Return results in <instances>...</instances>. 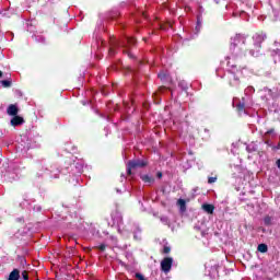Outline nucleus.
<instances>
[{
  "instance_id": "f257e3e1",
  "label": "nucleus",
  "mask_w": 280,
  "mask_h": 280,
  "mask_svg": "<svg viewBox=\"0 0 280 280\" xmlns=\"http://www.w3.org/2000/svg\"><path fill=\"white\" fill-rule=\"evenodd\" d=\"M228 73L225 74V80L230 86H233L234 89H237L240 86V75H248L250 73V70L248 68L244 67L242 69H237V65L228 61Z\"/></svg>"
},
{
  "instance_id": "f03ea898",
  "label": "nucleus",
  "mask_w": 280,
  "mask_h": 280,
  "mask_svg": "<svg viewBox=\"0 0 280 280\" xmlns=\"http://www.w3.org/2000/svg\"><path fill=\"white\" fill-rule=\"evenodd\" d=\"M246 46H230L231 57H228L230 60H240L246 56L245 52Z\"/></svg>"
},
{
  "instance_id": "7ed1b4c3",
  "label": "nucleus",
  "mask_w": 280,
  "mask_h": 280,
  "mask_svg": "<svg viewBox=\"0 0 280 280\" xmlns=\"http://www.w3.org/2000/svg\"><path fill=\"white\" fill-rule=\"evenodd\" d=\"M136 43L135 37H127L124 42H114L109 48V55L115 56V47H128V45H135Z\"/></svg>"
},
{
  "instance_id": "20e7f679",
  "label": "nucleus",
  "mask_w": 280,
  "mask_h": 280,
  "mask_svg": "<svg viewBox=\"0 0 280 280\" xmlns=\"http://www.w3.org/2000/svg\"><path fill=\"white\" fill-rule=\"evenodd\" d=\"M267 38L266 33H260L256 34L253 39L255 40V47H256V52L255 50H250L249 54L250 56H259V48L261 47V43Z\"/></svg>"
},
{
  "instance_id": "39448f33",
  "label": "nucleus",
  "mask_w": 280,
  "mask_h": 280,
  "mask_svg": "<svg viewBox=\"0 0 280 280\" xmlns=\"http://www.w3.org/2000/svg\"><path fill=\"white\" fill-rule=\"evenodd\" d=\"M145 165H148V163L143 160L129 161L127 164V174L130 176L132 170H137V167H145Z\"/></svg>"
},
{
  "instance_id": "423d86ee",
  "label": "nucleus",
  "mask_w": 280,
  "mask_h": 280,
  "mask_svg": "<svg viewBox=\"0 0 280 280\" xmlns=\"http://www.w3.org/2000/svg\"><path fill=\"white\" fill-rule=\"evenodd\" d=\"M246 36L242 34H236L234 37L231 38L230 46L233 47H246Z\"/></svg>"
},
{
  "instance_id": "0eeeda50",
  "label": "nucleus",
  "mask_w": 280,
  "mask_h": 280,
  "mask_svg": "<svg viewBox=\"0 0 280 280\" xmlns=\"http://www.w3.org/2000/svg\"><path fill=\"white\" fill-rule=\"evenodd\" d=\"M172 264L174 259L172 257H166L161 261V269L163 272H170L172 270Z\"/></svg>"
},
{
  "instance_id": "6e6552de",
  "label": "nucleus",
  "mask_w": 280,
  "mask_h": 280,
  "mask_svg": "<svg viewBox=\"0 0 280 280\" xmlns=\"http://www.w3.org/2000/svg\"><path fill=\"white\" fill-rule=\"evenodd\" d=\"M233 106L237 108L238 113H244L246 109V104L243 102L237 103V98L233 100Z\"/></svg>"
},
{
  "instance_id": "1a4fd4ad",
  "label": "nucleus",
  "mask_w": 280,
  "mask_h": 280,
  "mask_svg": "<svg viewBox=\"0 0 280 280\" xmlns=\"http://www.w3.org/2000/svg\"><path fill=\"white\" fill-rule=\"evenodd\" d=\"M7 113L11 117H15L16 115H19V107L14 104H11V105H9V107L7 109Z\"/></svg>"
},
{
  "instance_id": "9d476101",
  "label": "nucleus",
  "mask_w": 280,
  "mask_h": 280,
  "mask_svg": "<svg viewBox=\"0 0 280 280\" xmlns=\"http://www.w3.org/2000/svg\"><path fill=\"white\" fill-rule=\"evenodd\" d=\"M25 124V120L21 116H15L11 119V126H23Z\"/></svg>"
},
{
  "instance_id": "9b49d317",
  "label": "nucleus",
  "mask_w": 280,
  "mask_h": 280,
  "mask_svg": "<svg viewBox=\"0 0 280 280\" xmlns=\"http://www.w3.org/2000/svg\"><path fill=\"white\" fill-rule=\"evenodd\" d=\"M21 279V273L19 269H14L10 275L8 280H19Z\"/></svg>"
},
{
  "instance_id": "f8f14e48",
  "label": "nucleus",
  "mask_w": 280,
  "mask_h": 280,
  "mask_svg": "<svg viewBox=\"0 0 280 280\" xmlns=\"http://www.w3.org/2000/svg\"><path fill=\"white\" fill-rule=\"evenodd\" d=\"M140 178L143 183H147V185H152V183H154V178L150 175H141Z\"/></svg>"
},
{
  "instance_id": "ddd939ff",
  "label": "nucleus",
  "mask_w": 280,
  "mask_h": 280,
  "mask_svg": "<svg viewBox=\"0 0 280 280\" xmlns=\"http://www.w3.org/2000/svg\"><path fill=\"white\" fill-rule=\"evenodd\" d=\"M202 209L203 211H206V213L212 214L213 211L215 210V207H213V205L205 203L202 205Z\"/></svg>"
},
{
  "instance_id": "4468645a",
  "label": "nucleus",
  "mask_w": 280,
  "mask_h": 280,
  "mask_svg": "<svg viewBox=\"0 0 280 280\" xmlns=\"http://www.w3.org/2000/svg\"><path fill=\"white\" fill-rule=\"evenodd\" d=\"M272 220H273L272 217L266 215V217L264 218V224H265V226H271Z\"/></svg>"
},
{
  "instance_id": "2eb2a0df",
  "label": "nucleus",
  "mask_w": 280,
  "mask_h": 280,
  "mask_svg": "<svg viewBox=\"0 0 280 280\" xmlns=\"http://www.w3.org/2000/svg\"><path fill=\"white\" fill-rule=\"evenodd\" d=\"M258 253H268V245L259 244L257 247Z\"/></svg>"
},
{
  "instance_id": "dca6fc26",
  "label": "nucleus",
  "mask_w": 280,
  "mask_h": 280,
  "mask_svg": "<svg viewBox=\"0 0 280 280\" xmlns=\"http://www.w3.org/2000/svg\"><path fill=\"white\" fill-rule=\"evenodd\" d=\"M0 84H1L4 89H10V86H12V81H10V80H2V81H0Z\"/></svg>"
},
{
  "instance_id": "f3484780",
  "label": "nucleus",
  "mask_w": 280,
  "mask_h": 280,
  "mask_svg": "<svg viewBox=\"0 0 280 280\" xmlns=\"http://www.w3.org/2000/svg\"><path fill=\"white\" fill-rule=\"evenodd\" d=\"M177 205H178L180 211H185V209H186L185 199H178Z\"/></svg>"
},
{
  "instance_id": "a211bd4d",
  "label": "nucleus",
  "mask_w": 280,
  "mask_h": 280,
  "mask_svg": "<svg viewBox=\"0 0 280 280\" xmlns=\"http://www.w3.org/2000/svg\"><path fill=\"white\" fill-rule=\"evenodd\" d=\"M50 176H51V178H58V175L60 174V171L58 170V168H52L51 171H50Z\"/></svg>"
},
{
  "instance_id": "6ab92c4d",
  "label": "nucleus",
  "mask_w": 280,
  "mask_h": 280,
  "mask_svg": "<svg viewBox=\"0 0 280 280\" xmlns=\"http://www.w3.org/2000/svg\"><path fill=\"white\" fill-rule=\"evenodd\" d=\"M161 223L162 224H166V225H170V219L167 217H161Z\"/></svg>"
},
{
  "instance_id": "aec40b11",
  "label": "nucleus",
  "mask_w": 280,
  "mask_h": 280,
  "mask_svg": "<svg viewBox=\"0 0 280 280\" xmlns=\"http://www.w3.org/2000/svg\"><path fill=\"white\" fill-rule=\"evenodd\" d=\"M202 25V22H200V18L197 19V26L195 27V31L198 33L200 32V26Z\"/></svg>"
},
{
  "instance_id": "412c9836",
  "label": "nucleus",
  "mask_w": 280,
  "mask_h": 280,
  "mask_svg": "<svg viewBox=\"0 0 280 280\" xmlns=\"http://www.w3.org/2000/svg\"><path fill=\"white\" fill-rule=\"evenodd\" d=\"M95 248H97L98 250H101V253H104V250H106V244H101L95 246Z\"/></svg>"
},
{
  "instance_id": "4be33fe9",
  "label": "nucleus",
  "mask_w": 280,
  "mask_h": 280,
  "mask_svg": "<svg viewBox=\"0 0 280 280\" xmlns=\"http://www.w3.org/2000/svg\"><path fill=\"white\" fill-rule=\"evenodd\" d=\"M245 93H255V88L248 86V88L245 90Z\"/></svg>"
},
{
  "instance_id": "5701e85b",
  "label": "nucleus",
  "mask_w": 280,
  "mask_h": 280,
  "mask_svg": "<svg viewBox=\"0 0 280 280\" xmlns=\"http://www.w3.org/2000/svg\"><path fill=\"white\" fill-rule=\"evenodd\" d=\"M22 279L30 280V276L27 275V271L22 272Z\"/></svg>"
},
{
  "instance_id": "b1692460",
  "label": "nucleus",
  "mask_w": 280,
  "mask_h": 280,
  "mask_svg": "<svg viewBox=\"0 0 280 280\" xmlns=\"http://www.w3.org/2000/svg\"><path fill=\"white\" fill-rule=\"evenodd\" d=\"M215 180H218V177H209L208 178V183L211 185L213 183H215Z\"/></svg>"
},
{
  "instance_id": "393cba45",
  "label": "nucleus",
  "mask_w": 280,
  "mask_h": 280,
  "mask_svg": "<svg viewBox=\"0 0 280 280\" xmlns=\"http://www.w3.org/2000/svg\"><path fill=\"white\" fill-rule=\"evenodd\" d=\"M170 250H172V248H170L168 246H164L163 253H164L165 255H167V254L170 253Z\"/></svg>"
},
{
  "instance_id": "a878e982",
  "label": "nucleus",
  "mask_w": 280,
  "mask_h": 280,
  "mask_svg": "<svg viewBox=\"0 0 280 280\" xmlns=\"http://www.w3.org/2000/svg\"><path fill=\"white\" fill-rule=\"evenodd\" d=\"M136 279L145 280V278L141 273H136Z\"/></svg>"
},
{
  "instance_id": "bb28decb",
  "label": "nucleus",
  "mask_w": 280,
  "mask_h": 280,
  "mask_svg": "<svg viewBox=\"0 0 280 280\" xmlns=\"http://www.w3.org/2000/svg\"><path fill=\"white\" fill-rule=\"evenodd\" d=\"M264 91L265 93H268V95H272V90L265 88Z\"/></svg>"
},
{
  "instance_id": "cd10ccee",
  "label": "nucleus",
  "mask_w": 280,
  "mask_h": 280,
  "mask_svg": "<svg viewBox=\"0 0 280 280\" xmlns=\"http://www.w3.org/2000/svg\"><path fill=\"white\" fill-rule=\"evenodd\" d=\"M37 40H38V43H45V37L39 36V37H37Z\"/></svg>"
},
{
  "instance_id": "c85d7f7f",
  "label": "nucleus",
  "mask_w": 280,
  "mask_h": 280,
  "mask_svg": "<svg viewBox=\"0 0 280 280\" xmlns=\"http://www.w3.org/2000/svg\"><path fill=\"white\" fill-rule=\"evenodd\" d=\"M255 150H256L255 147H253V148L250 145L247 147L248 152H255Z\"/></svg>"
},
{
  "instance_id": "c756f323",
  "label": "nucleus",
  "mask_w": 280,
  "mask_h": 280,
  "mask_svg": "<svg viewBox=\"0 0 280 280\" xmlns=\"http://www.w3.org/2000/svg\"><path fill=\"white\" fill-rule=\"evenodd\" d=\"M159 78H160V80H163L165 78V73H160Z\"/></svg>"
},
{
  "instance_id": "7c9ffc66",
  "label": "nucleus",
  "mask_w": 280,
  "mask_h": 280,
  "mask_svg": "<svg viewBox=\"0 0 280 280\" xmlns=\"http://www.w3.org/2000/svg\"><path fill=\"white\" fill-rule=\"evenodd\" d=\"M127 55H128L130 58H135V55H132V52H130V51H127Z\"/></svg>"
},
{
  "instance_id": "2f4dec72",
  "label": "nucleus",
  "mask_w": 280,
  "mask_h": 280,
  "mask_svg": "<svg viewBox=\"0 0 280 280\" xmlns=\"http://www.w3.org/2000/svg\"><path fill=\"white\" fill-rule=\"evenodd\" d=\"M272 132H275V129H270L267 131V135H272Z\"/></svg>"
},
{
  "instance_id": "473e14b6",
  "label": "nucleus",
  "mask_w": 280,
  "mask_h": 280,
  "mask_svg": "<svg viewBox=\"0 0 280 280\" xmlns=\"http://www.w3.org/2000/svg\"><path fill=\"white\" fill-rule=\"evenodd\" d=\"M0 78H3V72L0 70Z\"/></svg>"
},
{
  "instance_id": "72a5a7b5",
  "label": "nucleus",
  "mask_w": 280,
  "mask_h": 280,
  "mask_svg": "<svg viewBox=\"0 0 280 280\" xmlns=\"http://www.w3.org/2000/svg\"><path fill=\"white\" fill-rule=\"evenodd\" d=\"M161 176H162V174L161 173H159V177L161 178Z\"/></svg>"
}]
</instances>
